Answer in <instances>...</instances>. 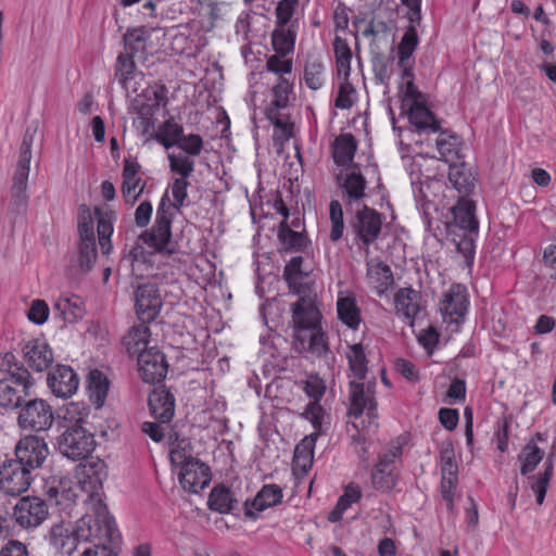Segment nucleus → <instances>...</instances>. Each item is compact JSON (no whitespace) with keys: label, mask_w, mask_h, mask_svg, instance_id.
Here are the masks:
<instances>
[{"label":"nucleus","mask_w":556,"mask_h":556,"mask_svg":"<svg viewBox=\"0 0 556 556\" xmlns=\"http://www.w3.org/2000/svg\"><path fill=\"white\" fill-rule=\"evenodd\" d=\"M189 182L187 178L178 177L172 182L170 190L173 203H169L167 193H165L156 210V217L153 227L140 235V239L155 251H169L168 243L172 238L173 214L170 207L180 210L188 197Z\"/></svg>","instance_id":"1"},{"label":"nucleus","mask_w":556,"mask_h":556,"mask_svg":"<svg viewBox=\"0 0 556 556\" xmlns=\"http://www.w3.org/2000/svg\"><path fill=\"white\" fill-rule=\"evenodd\" d=\"M89 500L91 510L79 518L75 527L78 539L97 541L96 544L112 543L117 535L114 519L97 492L91 493Z\"/></svg>","instance_id":"2"},{"label":"nucleus","mask_w":556,"mask_h":556,"mask_svg":"<svg viewBox=\"0 0 556 556\" xmlns=\"http://www.w3.org/2000/svg\"><path fill=\"white\" fill-rule=\"evenodd\" d=\"M83 422L81 418L77 419L59 437V451L68 459H86L96 447L93 434L83 426Z\"/></svg>","instance_id":"3"},{"label":"nucleus","mask_w":556,"mask_h":556,"mask_svg":"<svg viewBox=\"0 0 556 556\" xmlns=\"http://www.w3.org/2000/svg\"><path fill=\"white\" fill-rule=\"evenodd\" d=\"M53 422V407L43 399L29 396L18 410L17 425L23 430L47 431Z\"/></svg>","instance_id":"4"},{"label":"nucleus","mask_w":556,"mask_h":556,"mask_svg":"<svg viewBox=\"0 0 556 556\" xmlns=\"http://www.w3.org/2000/svg\"><path fill=\"white\" fill-rule=\"evenodd\" d=\"M49 516V506L40 496H23L13 508V519L24 530H34L40 527Z\"/></svg>","instance_id":"5"},{"label":"nucleus","mask_w":556,"mask_h":556,"mask_svg":"<svg viewBox=\"0 0 556 556\" xmlns=\"http://www.w3.org/2000/svg\"><path fill=\"white\" fill-rule=\"evenodd\" d=\"M375 386L372 381L352 380L350 382V408L349 415L358 418L365 412L369 422H374L377 417V402L375 399Z\"/></svg>","instance_id":"6"},{"label":"nucleus","mask_w":556,"mask_h":556,"mask_svg":"<svg viewBox=\"0 0 556 556\" xmlns=\"http://www.w3.org/2000/svg\"><path fill=\"white\" fill-rule=\"evenodd\" d=\"M33 480V472L13 458L0 465V491L5 495H21L29 489Z\"/></svg>","instance_id":"7"},{"label":"nucleus","mask_w":556,"mask_h":556,"mask_svg":"<svg viewBox=\"0 0 556 556\" xmlns=\"http://www.w3.org/2000/svg\"><path fill=\"white\" fill-rule=\"evenodd\" d=\"M35 384L29 371H22V376L0 379V406L4 408H21L31 395Z\"/></svg>","instance_id":"8"},{"label":"nucleus","mask_w":556,"mask_h":556,"mask_svg":"<svg viewBox=\"0 0 556 556\" xmlns=\"http://www.w3.org/2000/svg\"><path fill=\"white\" fill-rule=\"evenodd\" d=\"M353 233L363 245L369 247L379 238L382 230V214L364 205L350 222Z\"/></svg>","instance_id":"9"},{"label":"nucleus","mask_w":556,"mask_h":556,"mask_svg":"<svg viewBox=\"0 0 556 556\" xmlns=\"http://www.w3.org/2000/svg\"><path fill=\"white\" fill-rule=\"evenodd\" d=\"M321 315L311 298L302 296L292 305V323L296 340H306L307 331L320 327Z\"/></svg>","instance_id":"10"},{"label":"nucleus","mask_w":556,"mask_h":556,"mask_svg":"<svg viewBox=\"0 0 556 556\" xmlns=\"http://www.w3.org/2000/svg\"><path fill=\"white\" fill-rule=\"evenodd\" d=\"M15 458L22 466L31 472L40 468L49 455V448L43 438L26 435L15 446Z\"/></svg>","instance_id":"11"},{"label":"nucleus","mask_w":556,"mask_h":556,"mask_svg":"<svg viewBox=\"0 0 556 556\" xmlns=\"http://www.w3.org/2000/svg\"><path fill=\"white\" fill-rule=\"evenodd\" d=\"M469 305L467 288L460 283L452 285L442 294L440 312L448 324L463 321Z\"/></svg>","instance_id":"12"},{"label":"nucleus","mask_w":556,"mask_h":556,"mask_svg":"<svg viewBox=\"0 0 556 556\" xmlns=\"http://www.w3.org/2000/svg\"><path fill=\"white\" fill-rule=\"evenodd\" d=\"M304 391L313 401L307 404L302 416L311 421L314 429L323 430V427L329 425L328 415L319 404L326 391L323 379L311 376L305 382Z\"/></svg>","instance_id":"13"},{"label":"nucleus","mask_w":556,"mask_h":556,"mask_svg":"<svg viewBox=\"0 0 556 556\" xmlns=\"http://www.w3.org/2000/svg\"><path fill=\"white\" fill-rule=\"evenodd\" d=\"M138 371L147 383L161 382L167 375L168 364L162 351L156 346L139 354L137 357Z\"/></svg>","instance_id":"14"},{"label":"nucleus","mask_w":556,"mask_h":556,"mask_svg":"<svg viewBox=\"0 0 556 556\" xmlns=\"http://www.w3.org/2000/svg\"><path fill=\"white\" fill-rule=\"evenodd\" d=\"M46 540L58 556H71L80 541L75 527L63 520L51 526Z\"/></svg>","instance_id":"15"},{"label":"nucleus","mask_w":556,"mask_h":556,"mask_svg":"<svg viewBox=\"0 0 556 556\" xmlns=\"http://www.w3.org/2000/svg\"><path fill=\"white\" fill-rule=\"evenodd\" d=\"M135 307L140 321H153L162 307L161 294L154 283H144L137 288Z\"/></svg>","instance_id":"16"},{"label":"nucleus","mask_w":556,"mask_h":556,"mask_svg":"<svg viewBox=\"0 0 556 556\" xmlns=\"http://www.w3.org/2000/svg\"><path fill=\"white\" fill-rule=\"evenodd\" d=\"M401 454V445H394L388 452L379 456L378 463L371 473V483L376 490L390 491L395 486L396 478L393 473L394 462Z\"/></svg>","instance_id":"17"},{"label":"nucleus","mask_w":556,"mask_h":556,"mask_svg":"<svg viewBox=\"0 0 556 556\" xmlns=\"http://www.w3.org/2000/svg\"><path fill=\"white\" fill-rule=\"evenodd\" d=\"M47 383L54 396L68 399L76 393L79 378L72 367L58 365L48 374Z\"/></svg>","instance_id":"18"},{"label":"nucleus","mask_w":556,"mask_h":556,"mask_svg":"<svg viewBox=\"0 0 556 556\" xmlns=\"http://www.w3.org/2000/svg\"><path fill=\"white\" fill-rule=\"evenodd\" d=\"M43 493L50 503L62 509L70 508L77 497L73 481L66 477H50L43 485Z\"/></svg>","instance_id":"19"},{"label":"nucleus","mask_w":556,"mask_h":556,"mask_svg":"<svg viewBox=\"0 0 556 556\" xmlns=\"http://www.w3.org/2000/svg\"><path fill=\"white\" fill-rule=\"evenodd\" d=\"M210 481V467L198 458L195 460H189V463L180 468L179 482L186 491L198 493L207 486Z\"/></svg>","instance_id":"20"},{"label":"nucleus","mask_w":556,"mask_h":556,"mask_svg":"<svg viewBox=\"0 0 556 556\" xmlns=\"http://www.w3.org/2000/svg\"><path fill=\"white\" fill-rule=\"evenodd\" d=\"M338 186L342 190V199L352 205L366 197L367 181L359 172L358 166H353L344 176L337 177Z\"/></svg>","instance_id":"21"},{"label":"nucleus","mask_w":556,"mask_h":556,"mask_svg":"<svg viewBox=\"0 0 556 556\" xmlns=\"http://www.w3.org/2000/svg\"><path fill=\"white\" fill-rule=\"evenodd\" d=\"M366 280L378 296L384 295L393 286V273L389 265L378 258H370L366 263Z\"/></svg>","instance_id":"22"},{"label":"nucleus","mask_w":556,"mask_h":556,"mask_svg":"<svg viewBox=\"0 0 556 556\" xmlns=\"http://www.w3.org/2000/svg\"><path fill=\"white\" fill-rule=\"evenodd\" d=\"M327 426L323 430L314 429V432L306 435L294 450L292 470L295 475L305 476L312 467L314 446L317 438L325 432Z\"/></svg>","instance_id":"23"},{"label":"nucleus","mask_w":556,"mask_h":556,"mask_svg":"<svg viewBox=\"0 0 556 556\" xmlns=\"http://www.w3.org/2000/svg\"><path fill=\"white\" fill-rule=\"evenodd\" d=\"M140 165L129 159L124 161L122 194L126 203L134 204L143 192L146 181L138 177Z\"/></svg>","instance_id":"24"},{"label":"nucleus","mask_w":556,"mask_h":556,"mask_svg":"<svg viewBox=\"0 0 556 556\" xmlns=\"http://www.w3.org/2000/svg\"><path fill=\"white\" fill-rule=\"evenodd\" d=\"M148 323L141 321L138 325H134L125 333L122 339V344L129 356H139L143 352L150 350L151 343V331Z\"/></svg>","instance_id":"25"},{"label":"nucleus","mask_w":556,"mask_h":556,"mask_svg":"<svg viewBox=\"0 0 556 556\" xmlns=\"http://www.w3.org/2000/svg\"><path fill=\"white\" fill-rule=\"evenodd\" d=\"M421 294L412 287L400 288L394 294V307L397 315L413 325L415 317L421 311Z\"/></svg>","instance_id":"26"},{"label":"nucleus","mask_w":556,"mask_h":556,"mask_svg":"<svg viewBox=\"0 0 556 556\" xmlns=\"http://www.w3.org/2000/svg\"><path fill=\"white\" fill-rule=\"evenodd\" d=\"M149 407L155 419L162 424L168 422L175 413V397L166 389H154L149 395Z\"/></svg>","instance_id":"27"},{"label":"nucleus","mask_w":556,"mask_h":556,"mask_svg":"<svg viewBox=\"0 0 556 556\" xmlns=\"http://www.w3.org/2000/svg\"><path fill=\"white\" fill-rule=\"evenodd\" d=\"M24 357L27 365L36 371L46 370L53 362L52 350L40 340L29 341L25 345Z\"/></svg>","instance_id":"28"},{"label":"nucleus","mask_w":556,"mask_h":556,"mask_svg":"<svg viewBox=\"0 0 556 556\" xmlns=\"http://www.w3.org/2000/svg\"><path fill=\"white\" fill-rule=\"evenodd\" d=\"M408 115L409 123L419 131L425 134L438 132L440 130V121L435 118L433 113L424 104H417L403 109Z\"/></svg>","instance_id":"29"},{"label":"nucleus","mask_w":556,"mask_h":556,"mask_svg":"<svg viewBox=\"0 0 556 556\" xmlns=\"http://www.w3.org/2000/svg\"><path fill=\"white\" fill-rule=\"evenodd\" d=\"M337 313L338 318L350 329L356 330L358 328L362 315L353 292H339Z\"/></svg>","instance_id":"30"},{"label":"nucleus","mask_w":556,"mask_h":556,"mask_svg":"<svg viewBox=\"0 0 556 556\" xmlns=\"http://www.w3.org/2000/svg\"><path fill=\"white\" fill-rule=\"evenodd\" d=\"M151 37V29L146 26L131 27L123 36L124 52L132 56L146 59L147 42Z\"/></svg>","instance_id":"31"},{"label":"nucleus","mask_w":556,"mask_h":556,"mask_svg":"<svg viewBox=\"0 0 556 556\" xmlns=\"http://www.w3.org/2000/svg\"><path fill=\"white\" fill-rule=\"evenodd\" d=\"M454 223L457 227L471 233H478L479 223L476 217V204L472 200L460 197L453 207Z\"/></svg>","instance_id":"32"},{"label":"nucleus","mask_w":556,"mask_h":556,"mask_svg":"<svg viewBox=\"0 0 556 556\" xmlns=\"http://www.w3.org/2000/svg\"><path fill=\"white\" fill-rule=\"evenodd\" d=\"M53 312L56 317L72 324L84 317L85 309L78 295H61L53 303Z\"/></svg>","instance_id":"33"},{"label":"nucleus","mask_w":556,"mask_h":556,"mask_svg":"<svg viewBox=\"0 0 556 556\" xmlns=\"http://www.w3.org/2000/svg\"><path fill=\"white\" fill-rule=\"evenodd\" d=\"M462 144L460 137L450 131H441L435 139L440 160L451 163V165L460 159Z\"/></svg>","instance_id":"34"},{"label":"nucleus","mask_w":556,"mask_h":556,"mask_svg":"<svg viewBox=\"0 0 556 556\" xmlns=\"http://www.w3.org/2000/svg\"><path fill=\"white\" fill-rule=\"evenodd\" d=\"M448 181L462 197L465 198H467L476 187V178L465 163L450 165Z\"/></svg>","instance_id":"35"},{"label":"nucleus","mask_w":556,"mask_h":556,"mask_svg":"<svg viewBox=\"0 0 556 556\" xmlns=\"http://www.w3.org/2000/svg\"><path fill=\"white\" fill-rule=\"evenodd\" d=\"M357 143L350 132L342 134L336 138L332 144V157L337 165L349 166L354 159Z\"/></svg>","instance_id":"36"},{"label":"nucleus","mask_w":556,"mask_h":556,"mask_svg":"<svg viewBox=\"0 0 556 556\" xmlns=\"http://www.w3.org/2000/svg\"><path fill=\"white\" fill-rule=\"evenodd\" d=\"M418 45V36L415 27L410 26L403 35L397 46V66L401 71L408 74V68H413V53Z\"/></svg>","instance_id":"37"},{"label":"nucleus","mask_w":556,"mask_h":556,"mask_svg":"<svg viewBox=\"0 0 556 556\" xmlns=\"http://www.w3.org/2000/svg\"><path fill=\"white\" fill-rule=\"evenodd\" d=\"M237 503L233 492L224 484L214 486L207 501L210 509L219 514L230 513Z\"/></svg>","instance_id":"38"},{"label":"nucleus","mask_w":556,"mask_h":556,"mask_svg":"<svg viewBox=\"0 0 556 556\" xmlns=\"http://www.w3.org/2000/svg\"><path fill=\"white\" fill-rule=\"evenodd\" d=\"M89 397L92 403L100 408L103 406L110 387L108 377L98 369L90 370L87 378Z\"/></svg>","instance_id":"39"},{"label":"nucleus","mask_w":556,"mask_h":556,"mask_svg":"<svg viewBox=\"0 0 556 556\" xmlns=\"http://www.w3.org/2000/svg\"><path fill=\"white\" fill-rule=\"evenodd\" d=\"M296 38V27L290 24L288 27H277L271 34V42L277 54L286 56L293 52Z\"/></svg>","instance_id":"40"},{"label":"nucleus","mask_w":556,"mask_h":556,"mask_svg":"<svg viewBox=\"0 0 556 556\" xmlns=\"http://www.w3.org/2000/svg\"><path fill=\"white\" fill-rule=\"evenodd\" d=\"M345 355L349 368L355 380H365L368 371V362L364 346L361 343L349 345Z\"/></svg>","instance_id":"41"},{"label":"nucleus","mask_w":556,"mask_h":556,"mask_svg":"<svg viewBox=\"0 0 556 556\" xmlns=\"http://www.w3.org/2000/svg\"><path fill=\"white\" fill-rule=\"evenodd\" d=\"M325 65L320 58L308 55L303 72L305 85L312 90H318L324 84Z\"/></svg>","instance_id":"42"},{"label":"nucleus","mask_w":556,"mask_h":556,"mask_svg":"<svg viewBox=\"0 0 556 556\" xmlns=\"http://www.w3.org/2000/svg\"><path fill=\"white\" fill-rule=\"evenodd\" d=\"M33 140L34 135L26 130L20 148V157L13 176L14 179H20L21 181L28 180Z\"/></svg>","instance_id":"43"},{"label":"nucleus","mask_w":556,"mask_h":556,"mask_svg":"<svg viewBox=\"0 0 556 556\" xmlns=\"http://www.w3.org/2000/svg\"><path fill=\"white\" fill-rule=\"evenodd\" d=\"M282 490L277 484L264 485L254 500L252 501V507L257 511H263L266 508L276 506L281 502Z\"/></svg>","instance_id":"44"},{"label":"nucleus","mask_w":556,"mask_h":556,"mask_svg":"<svg viewBox=\"0 0 556 556\" xmlns=\"http://www.w3.org/2000/svg\"><path fill=\"white\" fill-rule=\"evenodd\" d=\"M278 239L286 251H303L306 247L304 235L292 230L286 220L279 225Z\"/></svg>","instance_id":"45"},{"label":"nucleus","mask_w":556,"mask_h":556,"mask_svg":"<svg viewBox=\"0 0 556 556\" xmlns=\"http://www.w3.org/2000/svg\"><path fill=\"white\" fill-rule=\"evenodd\" d=\"M545 453L533 442L527 443L518 455V459L521 463L520 473L526 476L536 468L542 462Z\"/></svg>","instance_id":"46"},{"label":"nucleus","mask_w":556,"mask_h":556,"mask_svg":"<svg viewBox=\"0 0 556 556\" xmlns=\"http://www.w3.org/2000/svg\"><path fill=\"white\" fill-rule=\"evenodd\" d=\"M301 348L316 356L326 355L329 352L328 341L321 327L307 331L306 340H298Z\"/></svg>","instance_id":"47"},{"label":"nucleus","mask_w":556,"mask_h":556,"mask_svg":"<svg viewBox=\"0 0 556 556\" xmlns=\"http://www.w3.org/2000/svg\"><path fill=\"white\" fill-rule=\"evenodd\" d=\"M400 88L403 92L402 109L424 102L422 93L414 84L413 68H408L407 76L405 75V71H402Z\"/></svg>","instance_id":"48"},{"label":"nucleus","mask_w":556,"mask_h":556,"mask_svg":"<svg viewBox=\"0 0 556 556\" xmlns=\"http://www.w3.org/2000/svg\"><path fill=\"white\" fill-rule=\"evenodd\" d=\"M135 58L136 56L122 52L116 59L115 77L124 89L128 88V83L135 77Z\"/></svg>","instance_id":"49"},{"label":"nucleus","mask_w":556,"mask_h":556,"mask_svg":"<svg viewBox=\"0 0 556 556\" xmlns=\"http://www.w3.org/2000/svg\"><path fill=\"white\" fill-rule=\"evenodd\" d=\"M78 263L84 271H89L97 260L96 237L79 238Z\"/></svg>","instance_id":"50"},{"label":"nucleus","mask_w":556,"mask_h":556,"mask_svg":"<svg viewBox=\"0 0 556 556\" xmlns=\"http://www.w3.org/2000/svg\"><path fill=\"white\" fill-rule=\"evenodd\" d=\"M169 457L172 464L180 468L185 466V464L189 463V460L197 459L192 457V446L190 441L178 438L170 443Z\"/></svg>","instance_id":"51"},{"label":"nucleus","mask_w":556,"mask_h":556,"mask_svg":"<svg viewBox=\"0 0 556 556\" xmlns=\"http://www.w3.org/2000/svg\"><path fill=\"white\" fill-rule=\"evenodd\" d=\"M169 169L172 173L179 175L182 178H189L194 172V161L192 156L184 153H169L168 154Z\"/></svg>","instance_id":"52"},{"label":"nucleus","mask_w":556,"mask_h":556,"mask_svg":"<svg viewBox=\"0 0 556 556\" xmlns=\"http://www.w3.org/2000/svg\"><path fill=\"white\" fill-rule=\"evenodd\" d=\"M303 261L304 258L302 256H294L287 263L283 269L285 280L288 286L295 291H299V287L305 276L301 269Z\"/></svg>","instance_id":"53"},{"label":"nucleus","mask_w":556,"mask_h":556,"mask_svg":"<svg viewBox=\"0 0 556 556\" xmlns=\"http://www.w3.org/2000/svg\"><path fill=\"white\" fill-rule=\"evenodd\" d=\"M393 58L387 56L384 54H376L372 58V72L375 75V79L381 84L387 85L392 76V66H393Z\"/></svg>","instance_id":"54"},{"label":"nucleus","mask_w":556,"mask_h":556,"mask_svg":"<svg viewBox=\"0 0 556 556\" xmlns=\"http://www.w3.org/2000/svg\"><path fill=\"white\" fill-rule=\"evenodd\" d=\"M27 180H20L13 178V185L11 188V203L10 208L16 213H23L26 210L28 203Z\"/></svg>","instance_id":"55"},{"label":"nucleus","mask_w":556,"mask_h":556,"mask_svg":"<svg viewBox=\"0 0 556 556\" xmlns=\"http://www.w3.org/2000/svg\"><path fill=\"white\" fill-rule=\"evenodd\" d=\"M329 214L331 220L330 240L337 242L342 238L344 230L343 210L338 200L330 202Z\"/></svg>","instance_id":"56"},{"label":"nucleus","mask_w":556,"mask_h":556,"mask_svg":"<svg viewBox=\"0 0 556 556\" xmlns=\"http://www.w3.org/2000/svg\"><path fill=\"white\" fill-rule=\"evenodd\" d=\"M552 477L553 472L551 471V465L548 464L543 472L529 478L530 486L532 491L535 493L536 503L539 505H542L544 502L547 486L549 484V480L552 479Z\"/></svg>","instance_id":"57"},{"label":"nucleus","mask_w":556,"mask_h":556,"mask_svg":"<svg viewBox=\"0 0 556 556\" xmlns=\"http://www.w3.org/2000/svg\"><path fill=\"white\" fill-rule=\"evenodd\" d=\"M292 91V85L283 77H279L278 83L273 88L274 99L270 108L285 109L289 104V94Z\"/></svg>","instance_id":"58"},{"label":"nucleus","mask_w":556,"mask_h":556,"mask_svg":"<svg viewBox=\"0 0 556 556\" xmlns=\"http://www.w3.org/2000/svg\"><path fill=\"white\" fill-rule=\"evenodd\" d=\"M203 146L202 137L197 134H184L182 137L178 139V148L185 152L184 154L192 157L200 155Z\"/></svg>","instance_id":"59"},{"label":"nucleus","mask_w":556,"mask_h":556,"mask_svg":"<svg viewBox=\"0 0 556 556\" xmlns=\"http://www.w3.org/2000/svg\"><path fill=\"white\" fill-rule=\"evenodd\" d=\"M0 371L4 374L3 378H12L22 376V371H28L23 365H20L16 356L7 352L1 356L0 359Z\"/></svg>","instance_id":"60"},{"label":"nucleus","mask_w":556,"mask_h":556,"mask_svg":"<svg viewBox=\"0 0 556 556\" xmlns=\"http://www.w3.org/2000/svg\"><path fill=\"white\" fill-rule=\"evenodd\" d=\"M296 0H281L278 2L276 8L277 27H288L290 24H294L291 21Z\"/></svg>","instance_id":"61"},{"label":"nucleus","mask_w":556,"mask_h":556,"mask_svg":"<svg viewBox=\"0 0 556 556\" xmlns=\"http://www.w3.org/2000/svg\"><path fill=\"white\" fill-rule=\"evenodd\" d=\"M78 232L79 238L94 237L92 214L86 204L79 206Z\"/></svg>","instance_id":"62"},{"label":"nucleus","mask_w":556,"mask_h":556,"mask_svg":"<svg viewBox=\"0 0 556 556\" xmlns=\"http://www.w3.org/2000/svg\"><path fill=\"white\" fill-rule=\"evenodd\" d=\"M457 473L442 475L441 479V494L443 500L446 502L448 510L454 507V492L457 485Z\"/></svg>","instance_id":"63"},{"label":"nucleus","mask_w":556,"mask_h":556,"mask_svg":"<svg viewBox=\"0 0 556 556\" xmlns=\"http://www.w3.org/2000/svg\"><path fill=\"white\" fill-rule=\"evenodd\" d=\"M49 316V306L43 300H34L27 313L28 319L36 324L42 325L47 321Z\"/></svg>","instance_id":"64"}]
</instances>
